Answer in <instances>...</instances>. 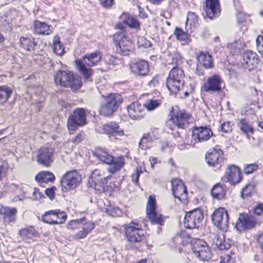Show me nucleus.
Wrapping results in <instances>:
<instances>
[{
    "mask_svg": "<svg viewBox=\"0 0 263 263\" xmlns=\"http://www.w3.org/2000/svg\"><path fill=\"white\" fill-rule=\"evenodd\" d=\"M243 177L240 168L233 164H229L226 168L224 175L221 180L223 182H228L230 185L235 186L242 180Z\"/></svg>",
    "mask_w": 263,
    "mask_h": 263,
    "instance_id": "2eb2a0df",
    "label": "nucleus"
},
{
    "mask_svg": "<svg viewBox=\"0 0 263 263\" xmlns=\"http://www.w3.org/2000/svg\"><path fill=\"white\" fill-rule=\"evenodd\" d=\"M20 41L23 48L29 51L34 50L37 44L34 39H31L29 37H21Z\"/></svg>",
    "mask_w": 263,
    "mask_h": 263,
    "instance_id": "4c0bfd02",
    "label": "nucleus"
},
{
    "mask_svg": "<svg viewBox=\"0 0 263 263\" xmlns=\"http://www.w3.org/2000/svg\"><path fill=\"white\" fill-rule=\"evenodd\" d=\"M238 126L242 132H253V128L246 120H241Z\"/></svg>",
    "mask_w": 263,
    "mask_h": 263,
    "instance_id": "603ef678",
    "label": "nucleus"
},
{
    "mask_svg": "<svg viewBox=\"0 0 263 263\" xmlns=\"http://www.w3.org/2000/svg\"><path fill=\"white\" fill-rule=\"evenodd\" d=\"M127 111L130 118L134 120L141 119L145 115L144 105L137 101L134 102L128 105Z\"/></svg>",
    "mask_w": 263,
    "mask_h": 263,
    "instance_id": "bb28decb",
    "label": "nucleus"
},
{
    "mask_svg": "<svg viewBox=\"0 0 263 263\" xmlns=\"http://www.w3.org/2000/svg\"><path fill=\"white\" fill-rule=\"evenodd\" d=\"M185 75L183 69L178 66H174L170 70L166 79V84L171 93H177L183 87Z\"/></svg>",
    "mask_w": 263,
    "mask_h": 263,
    "instance_id": "0eeeda50",
    "label": "nucleus"
},
{
    "mask_svg": "<svg viewBox=\"0 0 263 263\" xmlns=\"http://www.w3.org/2000/svg\"><path fill=\"white\" fill-rule=\"evenodd\" d=\"M258 51L262 55L263 58V37L258 36L256 40Z\"/></svg>",
    "mask_w": 263,
    "mask_h": 263,
    "instance_id": "13d9d810",
    "label": "nucleus"
},
{
    "mask_svg": "<svg viewBox=\"0 0 263 263\" xmlns=\"http://www.w3.org/2000/svg\"><path fill=\"white\" fill-rule=\"evenodd\" d=\"M17 213L16 208L4 206L0 203V215H3L4 219L8 220L9 222L15 221Z\"/></svg>",
    "mask_w": 263,
    "mask_h": 263,
    "instance_id": "c756f323",
    "label": "nucleus"
},
{
    "mask_svg": "<svg viewBox=\"0 0 263 263\" xmlns=\"http://www.w3.org/2000/svg\"><path fill=\"white\" fill-rule=\"evenodd\" d=\"M231 123L230 122H226L223 123L221 125V129L222 132H232V128L231 126Z\"/></svg>",
    "mask_w": 263,
    "mask_h": 263,
    "instance_id": "680f3d73",
    "label": "nucleus"
},
{
    "mask_svg": "<svg viewBox=\"0 0 263 263\" xmlns=\"http://www.w3.org/2000/svg\"><path fill=\"white\" fill-rule=\"evenodd\" d=\"M84 139V136L81 133H79L77 135V136L72 138V142L75 144H77L80 143Z\"/></svg>",
    "mask_w": 263,
    "mask_h": 263,
    "instance_id": "0e129e2a",
    "label": "nucleus"
},
{
    "mask_svg": "<svg viewBox=\"0 0 263 263\" xmlns=\"http://www.w3.org/2000/svg\"><path fill=\"white\" fill-rule=\"evenodd\" d=\"M129 66L130 72L136 77H145L149 74L150 65L146 60L141 59L133 60Z\"/></svg>",
    "mask_w": 263,
    "mask_h": 263,
    "instance_id": "aec40b11",
    "label": "nucleus"
},
{
    "mask_svg": "<svg viewBox=\"0 0 263 263\" xmlns=\"http://www.w3.org/2000/svg\"><path fill=\"white\" fill-rule=\"evenodd\" d=\"M32 197L35 200H40L45 198L44 194L38 188H34Z\"/></svg>",
    "mask_w": 263,
    "mask_h": 263,
    "instance_id": "6e6d98bb",
    "label": "nucleus"
},
{
    "mask_svg": "<svg viewBox=\"0 0 263 263\" xmlns=\"http://www.w3.org/2000/svg\"><path fill=\"white\" fill-rule=\"evenodd\" d=\"M35 180L40 186H43V183H53L55 180V177L51 172L41 171L35 175Z\"/></svg>",
    "mask_w": 263,
    "mask_h": 263,
    "instance_id": "473e14b6",
    "label": "nucleus"
},
{
    "mask_svg": "<svg viewBox=\"0 0 263 263\" xmlns=\"http://www.w3.org/2000/svg\"><path fill=\"white\" fill-rule=\"evenodd\" d=\"M125 23L131 28L139 29L140 26L138 21L133 17H128L125 21Z\"/></svg>",
    "mask_w": 263,
    "mask_h": 263,
    "instance_id": "8fccbe9b",
    "label": "nucleus"
},
{
    "mask_svg": "<svg viewBox=\"0 0 263 263\" xmlns=\"http://www.w3.org/2000/svg\"><path fill=\"white\" fill-rule=\"evenodd\" d=\"M256 184L254 181L248 182L241 191V196L245 199L251 197L255 193V187Z\"/></svg>",
    "mask_w": 263,
    "mask_h": 263,
    "instance_id": "c9c22d12",
    "label": "nucleus"
},
{
    "mask_svg": "<svg viewBox=\"0 0 263 263\" xmlns=\"http://www.w3.org/2000/svg\"><path fill=\"white\" fill-rule=\"evenodd\" d=\"M86 112L83 108H78L71 114L68 119L67 127L69 130H75L79 127L85 125L86 121Z\"/></svg>",
    "mask_w": 263,
    "mask_h": 263,
    "instance_id": "a211bd4d",
    "label": "nucleus"
},
{
    "mask_svg": "<svg viewBox=\"0 0 263 263\" xmlns=\"http://www.w3.org/2000/svg\"><path fill=\"white\" fill-rule=\"evenodd\" d=\"M81 218L69 221L67 224V229L69 230H75L80 228L82 222Z\"/></svg>",
    "mask_w": 263,
    "mask_h": 263,
    "instance_id": "09e8293b",
    "label": "nucleus"
},
{
    "mask_svg": "<svg viewBox=\"0 0 263 263\" xmlns=\"http://www.w3.org/2000/svg\"><path fill=\"white\" fill-rule=\"evenodd\" d=\"M256 240L257 245L259 246L262 252H263V232L256 235Z\"/></svg>",
    "mask_w": 263,
    "mask_h": 263,
    "instance_id": "e2e57ef3",
    "label": "nucleus"
},
{
    "mask_svg": "<svg viewBox=\"0 0 263 263\" xmlns=\"http://www.w3.org/2000/svg\"><path fill=\"white\" fill-rule=\"evenodd\" d=\"M137 44L139 47H143L144 48L152 47V43L144 36L138 37Z\"/></svg>",
    "mask_w": 263,
    "mask_h": 263,
    "instance_id": "3c124183",
    "label": "nucleus"
},
{
    "mask_svg": "<svg viewBox=\"0 0 263 263\" xmlns=\"http://www.w3.org/2000/svg\"><path fill=\"white\" fill-rule=\"evenodd\" d=\"M123 228L124 237L129 243L147 245V235L141 223L133 220L123 225Z\"/></svg>",
    "mask_w": 263,
    "mask_h": 263,
    "instance_id": "f03ea898",
    "label": "nucleus"
},
{
    "mask_svg": "<svg viewBox=\"0 0 263 263\" xmlns=\"http://www.w3.org/2000/svg\"><path fill=\"white\" fill-rule=\"evenodd\" d=\"M170 182L173 196L181 202H185L187 198V191L184 182L179 178H173Z\"/></svg>",
    "mask_w": 263,
    "mask_h": 263,
    "instance_id": "6ab92c4d",
    "label": "nucleus"
},
{
    "mask_svg": "<svg viewBox=\"0 0 263 263\" xmlns=\"http://www.w3.org/2000/svg\"><path fill=\"white\" fill-rule=\"evenodd\" d=\"M258 221L253 215L247 213H240L235 224V228L239 232L255 228Z\"/></svg>",
    "mask_w": 263,
    "mask_h": 263,
    "instance_id": "412c9836",
    "label": "nucleus"
},
{
    "mask_svg": "<svg viewBox=\"0 0 263 263\" xmlns=\"http://www.w3.org/2000/svg\"><path fill=\"white\" fill-rule=\"evenodd\" d=\"M227 191L228 188L225 184L221 182H218L213 186L211 190V194L214 199L222 200L226 198Z\"/></svg>",
    "mask_w": 263,
    "mask_h": 263,
    "instance_id": "c85d7f7f",
    "label": "nucleus"
},
{
    "mask_svg": "<svg viewBox=\"0 0 263 263\" xmlns=\"http://www.w3.org/2000/svg\"><path fill=\"white\" fill-rule=\"evenodd\" d=\"M52 30V27L45 22L37 20H35L33 22V31L34 34L47 35L51 34Z\"/></svg>",
    "mask_w": 263,
    "mask_h": 263,
    "instance_id": "7c9ffc66",
    "label": "nucleus"
},
{
    "mask_svg": "<svg viewBox=\"0 0 263 263\" xmlns=\"http://www.w3.org/2000/svg\"><path fill=\"white\" fill-rule=\"evenodd\" d=\"M82 182V175L77 170L67 171L61 177L60 183L63 192L74 190Z\"/></svg>",
    "mask_w": 263,
    "mask_h": 263,
    "instance_id": "9d476101",
    "label": "nucleus"
},
{
    "mask_svg": "<svg viewBox=\"0 0 263 263\" xmlns=\"http://www.w3.org/2000/svg\"><path fill=\"white\" fill-rule=\"evenodd\" d=\"M204 218L202 210L197 208L185 213L183 219L184 227L187 229H198Z\"/></svg>",
    "mask_w": 263,
    "mask_h": 263,
    "instance_id": "f8f14e48",
    "label": "nucleus"
},
{
    "mask_svg": "<svg viewBox=\"0 0 263 263\" xmlns=\"http://www.w3.org/2000/svg\"><path fill=\"white\" fill-rule=\"evenodd\" d=\"M186 32L183 31L181 29L176 27L174 32V34L177 39L179 40L185 41L188 39L189 30L186 28Z\"/></svg>",
    "mask_w": 263,
    "mask_h": 263,
    "instance_id": "c03bdc74",
    "label": "nucleus"
},
{
    "mask_svg": "<svg viewBox=\"0 0 263 263\" xmlns=\"http://www.w3.org/2000/svg\"><path fill=\"white\" fill-rule=\"evenodd\" d=\"M93 155L103 163L110 165L107 168V172L111 174H115L119 172L124 167L125 164V160L123 156L120 155L114 157L101 148H96Z\"/></svg>",
    "mask_w": 263,
    "mask_h": 263,
    "instance_id": "7ed1b4c3",
    "label": "nucleus"
},
{
    "mask_svg": "<svg viewBox=\"0 0 263 263\" xmlns=\"http://www.w3.org/2000/svg\"><path fill=\"white\" fill-rule=\"evenodd\" d=\"M104 170L96 168L92 172L88 183L89 186L93 188L98 194H101L103 192V184L106 183V181L109 180L112 177V174H110L107 176L104 177Z\"/></svg>",
    "mask_w": 263,
    "mask_h": 263,
    "instance_id": "ddd939ff",
    "label": "nucleus"
},
{
    "mask_svg": "<svg viewBox=\"0 0 263 263\" xmlns=\"http://www.w3.org/2000/svg\"><path fill=\"white\" fill-rule=\"evenodd\" d=\"M54 80L56 84L69 87L73 91L79 89L82 85L81 78L70 71L59 70L54 74Z\"/></svg>",
    "mask_w": 263,
    "mask_h": 263,
    "instance_id": "423d86ee",
    "label": "nucleus"
},
{
    "mask_svg": "<svg viewBox=\"0 0 263 263\" xmlns=\"http://www.w3.org/2000/svg\"><path fill=\"white\" fill-rule=\"evenodd\" d=\"M67 218L65 212L56 209L45 212L42 216V221L51 225L60 224L64 223Z\"/></svg>",
    "mask_w": 263,
    "mask_h": 263,
    "instance_id": "dca6fc26",
    "label": "nucleus"
},
{
    "mask_svg": "<svg viewBox=\"0 0 263 263\" xmlns=\"http://www.w3.org/2000/svg\"><path fill=\"white\" fill-rule=\"evenodd\" d=\"M146 214L152 224L157 225L159 227L164 225L166 217L157 211V201L155 195H150L148 198Z\"/></svg>",
    "mask_w": 263,
    "mask_h": 263,
    "instance_id": "1a4fd4ad",
    "label": "nucleus"
},
{
    "mask_svg": "<svg viewBox=\"0 0 263 263\" xmlns=\"http://www.w3.org/2000/svg\"><path fill=\"white\" fill-rule=\"evenodd\" d=\"M192 132H194L195 130H198V132H212L211 129L209 126H197L194 125L191 128Z\"/></svg>",
    "mask_w": 263,
    "mask_h": 263,
    "instance_id": "bf43d9fd",
    "label": "nucleus"
},
{
    "mask_svg": "<svg viewBox=\"0 0 263 263\" xmlns=\"http://www.w3.org/2000/svg\"><path fill=\"white\" fill-rule=\"evenodd\" d=\"M258 62L259 59L256 52L247 50L243 53L242 64L245 68L249 70L253 69Z\"/></svg>",
    "mask_w": 263,
    "mask_h": 263,
    "instance_id": "b1692460",
    "label": "nucleus"
},
{
    "mask_svg": "<svg viewBox=\"0 0 263 263\" xmlns=\"http://www.w3.org/2000/svg\"><path fill=\"white\" fill-rule=\"evenodd\" d=\"M204 10L209 18L213 19L218 17L221 11L219 0H206Z\"/></svg>",
    "mask_w": 263,
    "mask_h": 263,
    "instance_id": "393cba45",
    "label": "nucleus"
},
{
    "mask_svg": "<svg viewBox=\"0 0 263 263\" xmlns=\"http://www.w3.org/2000/svg\"><path fill=\"white\" fill-rule=\"evenodd\" d=\"M159 78L160 77L158 74H156L153 79L148 82L147 85L152 88L157 87L159 84Z\"/></svg>",
    "mask_w": 263,
    "mask_h": 263,
    "instance_id": "4d7b16f0",
    "label": "nucleus"
},
{
    "mask_svg": "<svg viewBox=\"0 0 263 263\" xmlns=\"http://www.w3.org/2000/svg\"><path fill=\"white\" fill-rule=\"evenodd\" d=\"M213 224L223 233H217L213 239V246L221 251L228 250L231 247V240L226 239V233L229 228V218L227 210L222 207L216 209L211 215Z\"/></svg>",
    "mask_w": 263,
    "mask_h": 263,
    "instance_id": "f257e3e1",
    "label": "nucleus"
},
{
    "mask_svg": "<svg viewBox=\"0 0 263 263\" xmlns=\"http://www.w3.org/2000/svg\"><path fill=\"white\" fill-rule=\"evenodd\" d=\"M199 252L200 253L198 254L197 257L199 258L201 260H208L212 257V251L208 247L207 243L203 250L199 251Z\"/></svg>",
    "mask_w": 263,
    "mask_h": 263,
    "instance_id": "79ce46f5",
    "label": "nucleus"
},
{
    "mask_svg": "<svg viewBox=\"0 0 263 263\" xmlns=\"http://www.w3.org/2000/svg\"><path fill=\"white\" fill-rule=\"evenodd\" d=\"M82 222L81 223V226H82L81 230L79 231L73 235V239L74 240H80L84 239L95 228V223L90 220H86L85 217L81 218Z\"/></svg>",
    "mask_w": 263,
    "mask_h": 263,
    "instance_id": "5701e85b",
    "label": "nucleus"
},
{
    "mask_svg": "<svg viewBox=\"0 0 263 263\" xmlns=\"http://www.w3.org/2000/svg\"><path fill=\"white\" fill-rule=\"evenodd\" d=\"M197 22L198 17L195 13L192 12H189L186 17V26L188 23H190L191 25H192V24H196Z\"/></svg>",
    "mask_w": 263,
    "mask_h": 263,
    "instance_id": "864d4df0",
    "label": "nucleus"
},
{
    "mask_svg": "<svg viewBox=\"0 0 263 263\" xmlns=\"http://www.w3.org/2000/svg\"><path fill=\"white\" fill-rule=\"evenodd\" d=\"M101 6L106 9L110 8L114 0H99Z\"/></svg>",
    "mask_w": 263,
    "mask_h": 263,
    "instance_id": "052dcab7",
    "label": "nucleus"
},
{
    "mask_svg": "<svg viewBox=\"0 0 263 263\" xmlns=\"http://www.w3.org/2000/svg\"><path fill=\"white\" fill-rule=\"evenodd\" d=\"M54 149L52 147L43 146L37 151L36 161L38 164L45 167L50 166L53 162Z\"/></svg>",
    "mask_w": 263,
    "mask_h": 263,
    "instance_id": "4be33fe9",
    "label": "nucleus"
},
{
    "mask_svg": "<svg viewBox=\"0 0 263 263\" xmlns=\"http://www.w3.org/2000/svg\"><path fill=\"white\" fill-rule=\"evenodd\" d=\"M258 168V165L256 163L245 164L243 171L245 174H251L257 171Z\"/></svg>",
    "mask_w": 263,
    "mask_h": 263,
    "instance_id": "de8ad7c7",
    "label": "nucleus"
},
{
    "mask_svg": "<svg viewBox=\"0 0 263 263\" xmlns=\"http://www.w3.org/2000/svg\"><path fill=\"white\" fill-rule=\"evenodd\" d=\"M231 254H234V253L231 251L230 253L221 255L219 263H235V258L233 257Z\"/></svg>",
    "mask_w": 263,
    "mask_h": 263,
    "instance_id": "49530a36",
    "label": "nucleus"
},
{
    "mask_svg": "<svg viewBox=\"0 0 263 263\" xmlns=\"http://www.w3.org/2000/svg\"><path fill=\"white\" fill-rule=\"evenodd\" d=\"M134 173L137 177H140L141 174L143 173V171L142 170V168L141 166H138L136 168Z\"/></svg>",
    "mask_w": 263,
    "mask_h": 263,
    "instance_id": "774afa93",
    "label": "nucleus"
},
{
    "mask_svg": "<svg viewBox=\"0 0 263 263\" xmlns=\"http://www.w3.org/2000/svg\"><path fill=\"white\" fill-rule=\"evenodd\" d=\"M213 136V133H176L174 137L178 144L188 148L194 147L198 142L208 140Z\"/></svg>",
    "mask_w": 263,
    "mask_h": 263,
    "instance_id": "20e7f679",
    "label": "nucleus"
},
{
    "mask_svg": "<svg viewBox=\"0 0 263 263\" xmlns=\"http://www.w3.org/2000/svg\"><path fill=\"white\" fill-rule=\"evenodd\" d=\"M57 188L55 186H52L47 188L45 191V193L50 200H53L55 198V193Z\"/></svg>",
    "mask_w": 263,
    "mask_h": 263,
    "instance_id": "5fc2aeb1",
    "label": "nucleus"
},
{
    "mask_svg": "<svg viewBox=\"0 0 263 263\" xmlns=\"http://www.w3.org/2000/svg\"><path fill=\"white\" fill-rule=\"evenodd\" d=\"M12 93V89L7 85L0 86V102H6Z\"/></svg>",
    "mask_w": 263,
    "mask_h": 263,
    "instance_id": "ea45409f",
    "label": "nucleus"
},
{
    "mask_svg": "<svg viewBox=\"0 0 263 263\" xmlns=\"http://www.w3.org/2000/svg\"><path fill=\"white\" fill-rule=\"evenodd\" d=\"M131 177H132V181L135 183V184H136L137 185H139V177H137V175H136L135 173H133Z\"/></svg>",
    "mask_w": 263,
    "mask_h": 263,
    "instance_id": "338daca9",
    "label": "nucleus"
},
{
    "mask_svg": "<svg viewBox=\"0 0 263 263\" xmlns=\"http://www.w3.org/2000/svg\"><path fill=\"white\" fill-rule=\"evenodd\" d=\"M197 66L202 65L206 68H211L212 66V56L208 53L200 52L197 56Z\"/></svg>",
    "mask_w": 263,
    "mask_h": 263,
    "instance_id": "f704fd0d",
    "label": "nucleus"
},
{
    "mask_svg": "<svg viewBox=\"0 0 263 263\" xmlns=\"http://www.w3.org/2000/svg\"><path fill=\"white\" fill-rule=\"evenodd\" d=\"M223 151L218 148L214 147L209 150L205 154V161L208 165L215 171L221 170L223 165Z\"/></svg>",
    "mask_w": 263,
    "mask_h": 263,
    "instance_id": "f3484780",
    "label": "nucleus"
},
{
    "mask_svg": "<svg viewBox=\"0 0 263 263\" xmlns=\"http://www.w3.org/2000/svg\"><path fill=\"white\" fill-rule=\"evenodd\" d=\"M174 108L171 107L168 115L166 125L170 130L176 129L186 130L189 128L192 116L184 110H179L174 113Z\"/></svg>",
    "mask_w": 263,
    "mask_h": 263,
    "instance_id": "39448f33",
    "label": "nucleus"
},
{
    "mask_svg": "<svg viewBox=\"0 0 263 263\" xmlns=\"http://www.w3.org/2000/svg\"><path fill=\"white\" fill-rule=\"evenodd\" d=\"M114 40L116 45V50L119 54L127 56L133 49L132 42L128 39L123 32H117L114 35Z\"/></svg>",
    "mask_w": 263,
    "mask_h": 263,
    "instance_id": "4468645a",
    "label": "nucleus"
},
{
    "mask_svg": "<svg viewBox=\"0 0 263 263\" xmlns=\"http://www.w3.org/2000/svg\"><path fill=\"white\" fill-rule=\"evenodd\" d=\"M101 55L100 52L96 51L87 54L83 57V60H76L75 63L77 67L82 74L85 80L90 78L92 74V70L90 68H87L85 65L88 66H93L97 65L100 61Z\"/></svg>",
    "mask_w": 263,
    "mask_h": 263,
    "instance_id": "6e6552de",
    "label": "nucleus"
},
{
    "mask_svg": "<svg viewBox=\"0 0 263 263\" xmlns=\"http://www.w3.org/2000/svg\"><path fill=\"white\" fill-rule=\"evenodd\" d=\"M123 101V98L119 93H111L105 98V102L102 103L100 109L101 115L109 117L118 109Z\"/></svg>",
    "mask_w": 263,
    "mask_h": 263,
    "instance_id": "9b49d317",
    "label": "nucleus"
},
{
    "mask_svg": "<svg viewBox=\"0 0 263 263\" xmlns=\"http://www.w3.org/2000/svg\"><path fill=\"white\" fill-rule=\"evenodd\" d=\"M206 243L201 239H192L191 241V249L193 254L197 257L199 251L202 250Z\"/></svg>",
    "mask_w": 263,
    "mask_h": 263,
    "instance_id": "e433bc0d",
    "label": "nucleus"
},
{
    "mask_svg": "<svg viewBox=\"0 0 263 263\" xmlns=\"http://www.w3.org/2000/svg\"><path fill=\"white\" fill-rule=\"evenodd\" d=\"M18 235L25 243L33 242L39 236L37 232L32 226L26 227L19 230Z\"/></svg>",
    "mask_w": 263,
    "mask_h": 263,
    "instance_id": "a878e982",
    "label": "nucleus"
},
{
    "mask_svg": "<svg viewBox=\"0 0 263 263\" xmlns=\"http://www.w3.org/2000/svg\"><path fill=\"white\" fill-rule=\"evenodd\" d=\"M253 214L258 217H263V202H258L252 208Z\"/></svg>",
    "mask_w": 263,
    "mask_h": 263,
    "instance_id": "a18cd8bd",
    "label": "nucleus"
},
{
    "mask_svg": "<svg viewBox=\"0 0 263 263\" xmlns=\"http://www.w3.org/2000/svg\"><path fill=\"white\" fill-rule=\"evenodd\" d=\"M222 82L221 78L215 74L208 78L207 81L204 83L202 89L205 92H216L221 90V84Z\"/></svg>",
    "mask_w": 263,
    "mask_h": 263,
    "instance_id": "cd10ccee",
    "label": "nucleus"
},
{
    "mask_svg": "<svg viewBox=\"0 0 263 263\" xmlns=\"http://www.w3.org/2000/svg\"><path fill=\"white\" fill-rule=\"evenodd\" d=\"M53 45L54 53L58 56H62L64 52V47L63 45L60 42V37L58 35L54 36Z\"/></svg>",
    "mask_w": 263,
    "mask_h": 263,
    "instance_id": "58836bf2",
    "label": "nucleus"
},
{
    "mask_svg": "<svg viewBox=\"0 0 263 263\" xmlns=\"http://www.w3.org/2000/svg\"><path fill=\"white\" fill-rule=\"evenodd\" d=\"M112 174L111 178L106 181V183L103 184V192H111L116 191H119L121 188V180L120 178H116Z\"/></svg>",
    "mask_w": 263,
    "mask_h": 263,
    "instance_id": "2f4dec72",
    "label": "nucleus"
},
{
    "mask_svg": "<svg viewBox=\"0 0 263 263\" xmlns=\"http://www.w3.org/2000/svg\"><path fill=\"white\" fill-rule=\"evenodd\" d=\"M7 174V170L3 165H0V181H2Z\"/></svg>",
    "mask_w": 263,
    "mask_h": 263,
    "instance_id": "69168bd1",
    "label": "nucleus"
},
{
    "mask_svg": "<svg viewBox=\"0 0 263 263\" xmlns=\"http://www.w3.org/2000/svg\"><path fill=\"white\" fill-rule=\"evenodd\" d=\"M158 138L155 133H144L139 143V146L142 149H146L152 147V143Z\"/></svg>",
    "mask_w": 263,
    "mask_h": 263,
    "instance_id": "72a5a7b5",
    "label": "nucleus"
},
{
    "mask_svg": "<svg viewBox=\"0 0 263 263\" xmlns=\"http://www.w3.org/2000/svg\"><path fill=\"white\" fill-rule=\"evenodd\" d=\"M104 132H123L120 128L118 124L114 121H110L103 125Z\"/></svg>",
    "mask_w": 263,
    "mask_h": 263,
    "instance_id": "37998d69",
    "label": "nucleus"
},
{
    "mask_svg": "<svg viewBox=\"0 0 263 263\" xmlns=\"http://www.w3.org/2000/svg\"><path fill=\"white\" fill-rule=\"evenodd\" d=\"M161 103V100L160 99H148L145 102L143 105L148 110L151 111L158 108Z\"/></svg>",
    "mask_w": 263,
    "mask_h": 263,
    "instance_id": "a19ab883",
    "label": "nucleus"
}]
</instances>
